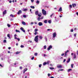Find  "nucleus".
Wrapping results in <instances>:
<instances>
[{
    "label": "nucleus",
    "mask_w": 78,
    "mask_h": 78,
    "mask_svg": "<svg viewBox=\"0 0 78 78\" xmlns=\"http://www.w3.org/2000/svg\"><path fill=\"white\" fill-rule=\"evenodd\" d=\"M42 12L43 15H46L47 13H46V11L44 10V9H42Z\"/></svg>",
    "instance_id": "1"
},
{
    "label": "nucleus",
    "mask_w": 78,
    "mask_h": 78,
    "mask_svg": "<svg viewBox=\"0 0 78 78\" xmlns=\"http://www.w3.org/2000/svg\"><path fill=\"white\" fill-rule=\"evenodd\" d=\"M44 19V16H42L41 17H38L37 18V20L38 21H40L41 20H42Z\"/></svg>",
    "instance_id": "2"
},
{
    "label": "nucleus",
    "mask_w": 78,
    "mask_h": 78,
    "mask_svg": "<svg viewBox=\"0 0 78 78\" xmlns=\"http://www.w3.org/2000/svg\"><path fill=\"white\" fill-rule=\"evenodd\" d=\"M53 38H55L56 37V32H55L53 34Z\"/></svg>",
    "instance_id": "3"
},
{
    "label": "nucleus",
    "mask_w": 78,
    "mask_h": 78,
    "mask_svg": "<svg viewBox=\"0 0 78 78\" xmlns=\"http://www.w3.org/2000/svg\"><path fill=\"white\" fill-rule=\"evenodd\" d=\"M20 29L21 30H22L23 32L24 33H25V30H24V29H23V28L21 27L20 28Z\"/></svg>",
    "instance_id": "4"
},
{
    "label": "nucleus",
    "mask_w": 78,
    "mask_h": 78,
    "mask_svg": "<svg viewBox=\"0 0 78 78\" xmlns=\"http://www.w3.org/2000/svg\"><path fill=\"white\" fill-rule=\"evenodd\" d=\"M22 13V10H20L18 11V12H17V14L18 15H19L20 14H21V13Z\"/></svg>",
    "instance_id": "5"
},
{
    "label": "nucleus",
    "mask_w": 78,
    "mask_h": 78,
    "mask_svg": "<svg viewBox=\"0 0 78 78\" xmlns=\"http://www.w3.org/2000/svg\"><path fill=\"white\" fill-rule=\"evenodd\" d=\"M6 14V10H5L3 12V16H4V15H5V14Z\"/></svg>",
    "instance_id": "6"
},
{
    "label": "nucleus",
    "mask_w": 78,
    "mask_h": 78,
    "mask_svg": "<svg viewBox=\"0 0 78 78\" xmlns=\"http://www.w3.org/2000/svg\"><path fill=\"white\" fill-rule=\"evenodd\" d=\"M38 25H39V26H42L43 25V24L42 23L40 22L38 23Z\"/></svg>",
    "instance_id": "7"
},
{
    "label": "nucleus",
    "mask_w": 78,
    "mask_h": 78,
    "mask_svg": "<svg viewBox=\"0 0 78 78\" xmlns=\"http://www.w3.org/2000/svg\"><path fill=\"white\" fill-rule=\"evenodd\" d=\"M35 14L36 15L39 14V12L38 11H35Z\"/></svg>",
    "instance_id": "8"
},
{
    "label": "nucleus",
    "mask_w": 78,
    "mask_h": 78,
    "mask_svg": "<svg viewBox=\"0 0 78 78\" xmlns=\"http://www.w3.org/2000/svg\"><path fill=\"white\" fill-rule=\"evenodd\" d=\"M21 53V51H16V55H18V54H19V53Z\"/></svg>",
    "instance_id": "9"
},
{
    "label": "nucleus",
    "mask_w": 78,
    "mask_h": 78,
    "mask_svg": "<svg viewBox=\"0 0 78 78\" xmlns=\"http://www.w3.org/2000/svg\"><path fill=\"white\" fill-rule=\"evenodd\" d=\"M7 37H8L10 39H11V37H10V34H7Z\"/></svg>",
    "instance_id": "10"
},
{
    "label": "nucleus",
    "mask_w": 78,
    "mask_h": 78,
    "mask_svg": "<svg viewBox=\"0 0 78 78\" xmlns=\"http://www.w3.org/2000/svg\"><path fill=\"white\" fill-rule=\"evenodd\" d=\"M73 6V8H75L76 7V4H72Z\"/></svg>",
    "instance_id": "11"
},
{
    "label": "nucleus",
    "mask_w": 78,
    "mask_h": 78,
    "mask_svg": "<svg viewBox=\"0 0 78 78\" xmlns=\"http://www.w3.org/2000/svg\"><path fill=\"white\" fill-rule=\"evenodd\" d=\"M58 12H59V11L61 12V11H62V8L60 7L59 9L58 10Z\"/></svg>",
    "instance_id": "12"
},
{
    "label": "nucleus",
    "mask_w": 78,
    "mask_h": 78,
    "mask_svg": "<svg viewBox=\"0 0 78 78\" xmlns=\"http://www.w3.org/2000/svg\"><path fill=\"white\" fill-rule=\"evenodd\" d=\"M22 23L23 25H26V23L24 21H22Z\"/></svg>",
    "instance_id": "13"
},
{
    "label": "nucleus",
    "mask_w": 78,
    "mask_h": 78,
    "mask_svg": "<svg viewBox=\"0 0 78 78\" xmlns=\"http://www.w3.org/2000/svg\"><path fill=\"white\" fill-rule=\"evenodd\" d=\"M57 68H58V69L59 68H62V66L61 65H59L58 66H57Z\"/></svg>",
    "instance_id": "14"
},
{
    "label": "nucleus",
    "mask_w": 78,
    "mask_h": 78,
    "mask_svg": "<svg viewBox=\"0 0 78 78\" xmlns=\"http://www.w3.org/2000/svg\"><path fill=\"white\" fill-rule=\"evenodd\" d=\"M52 48V46L51 45L49 46L48 48V49H50V48Z\"/></svg>",
    "instance_id": "15"
},
{
    "label": "nucleus",
    "mask_w": 78,
    "mask_h": 78,
    "mask_svg": "<svg viewBox=\"0 0 78 78\" xmlns=\"http://www.w3.org/2000/svg\"><path fill=\"white\" fill-rule=\"evenodd\" d=\"M70 58H69L68 59V60L67 61V63H69V62H70Z\"/></svg>",
    "instance_id": "16"
},
{
    "label": "nucleus",
    "mask_w": 78,
    "mask_h": 78,
    "mask_svg": "<svg viewBox=\"0 0 78 78\" xmlns=\"http://www.w3.org/2000/svg\"><path fill=\"white\" fill-rule=\"evenodd\" d=\"M10 17H15V16H14V15L12 14H11L10 15Z\"/></svg>",
    "instance_id": "17"
},
{
    "label": "nucleus",
    "mask_w": 78,
    "mask_h": 78,
    "mask_svg": "<svg viewBox=\"0 0 78 78\" xmlns=\"http://www.w3.org/2000/svg\"><path fill=\"white\" fill-rule=\"evenodd\" d=\"M34 41L36 42H38V39L35 38Z\"/></svg>",
    "instance_id": "18"
},
{
    "label": "nucleus",
    "mask_w": 78,
    "mask_h": 78,
    "mask_svg": "<svg viewBox=\"0 0 78 78\" xmlns=\"http://www.w3.org/2000/svg\"><path fill=\"white\" fill-rule=\"evenodd\" d=\"M31 8H32V9H34L35 8V7H34V6H30Z\"/></svg>",
    "instance_id": "19"
},
{
    "label": "nucleus",
    "mask_w": 78,
    "mask_h": 78,
    "mask_svg": "<svg viewBox=\"0 0 78 78\" xmlns=\"http://www.w3.org/2000/svg\"><path fill=\"white\" fill-rule=\"evenodd\" d=\"M17 36V35L15 34L14 35V39H17V37H16Z\"/></svg>",
    "instance_id": "20"
},
{
    "label": "nucleus",
    "mask_w": 78,
    "mask_h": 78,
    "mask_svg": "<svg viewBox=\"0 0 78 78\" xmlns=\"http://www.w3.org/2000/svg\"><path fill=\"white\" fill-rule=\"evenodd\" d=\"M16 31L17 33H20V31H19V30H16Z\"/></svg>",
    "instance_id": "21"
},
{
    "label": "nucleus",
    "mask_w": 78,
    "mask_h": 78,
    "mask_svg": "<svg viewBox=\"0 0 78 78\" xmlns=\"http://www.w3.org/2000/svg\"><path fill=\"white\" fill-rule=\"evenodd\" d=\"M72 69H69L67 70V72H69L72 71Z\"/></svg>",
    "instance_id": "22"
},
{
    "label": "nucleus",
    "mask_w": 78,
    "mask_h": 78,
    "mask_svg": "<svg viewBox=\"0 0 78 78\" xmlns=\"http://www.w3.org/2000/svg\"><path fill=\"white\" fill-rule=\"evenodd\" d=\"M38 37H39V36L37 35L35 37V39H38Z\"/></svg>",
    "instance_id": "23"
},
{
    "label": "nucleus",
    "mask_w": 78,
    "mask_h": 78,
    "mask_svg": "<svg viewBox=\"0 0 78 78\" xmlns=\"http://www.w3.org/2000/svg\"><path fill=\"white\" fill-rule=\"evenodd\" d=\"M44 23H47V20H45L44 21Z\"/></svg>",
    "instance_id": "24"
},
{
    "label": "nucleus",
    "mask_w": 78,
    "mask_h": 78,
    "mask_svg": "<svg viewBox=\"0 0 78 78\" xmlns=\"http://www.w3.org/2000/svg\"><path fill=\"white\" fill-rule=\"evenodd\" d=\"M39 2H39V1H38V0L37 1L36 3L37 4H39Z\"/></svg>",
    "instance_id": "25"
},
{
    "label": "nucleus",
    "mask_w": 78,
    "mask_h": 78,
    "mask_svg": "<svg viewBox=\"0 0 78 78\" xmlns=\"http://www.w3.org/2000/svg\"><path fill=\"white\" fill-rule=\"evenodd\" d=\"M23 17H24V18H26V17H27V15H23Z\"/></svg>",
    "instance_id": "26"
},
{
    "label": "nucleus",
    "mask_w": 78,
    "mask_h": 78,
    "mask_svg": "<svg viewBox=\"0 0 78 78\" xmlns=\"http://www.w3.org/2000/svg\"><path fill=\"white\" fill-rule=\"evenodd\" d=\"M65 56L64 57H66V56H67V52H65Z\"/></svg>",
    "instance_id": "27"
},
{
    "label": "nucleus",
    "mask_w": 78,
    "mask_h": 78,
    "mask_svg": "<svg viewBox=\"0 0 78 78\" xmlns=\"http://www.w3.org/2000/svg\"><path fill=\"white\" fill-rule=\"evenodd\" d=\"M46 64H47V62H44L43 64V66H45Z\"/></svg>",
    "instance_id": "28"
},
{
    "label": "nucleus",
    "mask_w": 78,
    "mask_h": 78,
    "mask_svg": "<svg viewBox=\"0 0 78 78\" xmlns=\"http://www.w3.org/2000/svg\"><path fill=\"white\" fill-rule=\"evenodd\" d=\"M45 39L46 41H47V38L46 36L45 37Z\"/></svg>",
    "instance_id": "29"
},
{
    "label": "nucleus",
    "mask_w": 78,
    "mask_h": 78,
    "mask_svg": "<svg viewBox=\"0 0 78 78\" xmlns=\"http://www.w3.org/2000/svg\"><path fill=\"white\" fill-rule=\"evenodd\" d=\"M7 26L9 28L11 27V25L9 24H7Z\"/></svg>",
    "instance_id": "30"
},
{
    "label": "nucleus",
    "mask_w": 78,
    "mask_h": 78,
    "mask_svg": "<svg viewBox=\"0 0 78 78\" xmlns=\"http://www.w3.org/2000/svg\"><path fill=\"white\" fill-rule=\"evenodd\" d=\"M38 31V29H36L35 30H34V32H37V31Z\"/></svg>",
    "instance_id": "31"
},
{
    "label": "nucleus",
    "mask_w": 78,
    "mask_h": 78,
    "mask_svg": "<svg viewBox=\"0 0 78 78\" xmlns=\"http://www.w3.org/2000/svg\"><path fill=\"white\" fill-rule=\"evenodd\" d=\"M28 70V69H27V68H25L24 69V70L25 72H26V71H27V70Z\"/></svg>",
    "instance_id": "32"
},
{
    "label": "nucleus",
    "mask_w": 78,
    "mask_h": 78,
    "mask_svg": "<svg viewBox=\"0 0 78 78\" xmlns=\"http://www.w3.org/2000/svg\"><path fill=\"white\" fill-rule=\"evenodd\" d=\"M27 9H25L23 10V11H27Z\"/></svg>",
    "instance_id": "33"
},
{
    "label": "nucleus",
    "mask_w": 78,
    "mask_h": 78,
    "mask_svg": "<svg viewBox=\"0 0 78 78\" xmlns=\"http://www.w3.org/2000/svg\"><path fill=\"white\" fill-rule=\"evenodd\" d=\"M4 43H6V40H5L3 41Z\"/></svg>",
    "instance_id": "34"
},
{
    "label": "nucleus",
    "mask_w": 78,
    "mask_h": 78,
    "mask_svg": "<svg viewBox=\"0 0 78 78\" xmlns=\"http://www.w3.org/2000/svg\"><path fill=\"white\" fill-rule=\"evenodd\" d=\"M20 47H21V48H24V46L23 45H21L20 46Z\"/></svg>",
    "instance_id": "35"
},
{
    "label": "nucleus",
    "mask_w": 78,
    "mask_h": 78,
    "mask_svg": "<svg viewBox=\"0 0 78 78\" xmlns=\"http://www.w3.org/2000/svg\"><path fill=\"white\" fill-rule=\"evenodd\" d=\"M16 39H17V40H18V42H19V41H20V38H16Z\"/></svg>",
    "instance_id": "36"
},
{
    "label": "nucleus",
    "mask_w": 78,
    "mask_h": 78,
    "mask_svg": "<svg viewBox=\"0 0 78 78\" xmlns=\"http://www.w3.org/2000/svg\"><path fill=\"white\" fill-rule=\"evenodd\" d=\"M76 58V55L75 54H74V58Z\"/></svg>",
    "instance_id": "37"
},
{
    "label": "nucleus",
    "mask_w": 78,
    "mask_h": 78,
    "mask_svg": "<svg viewBox=\"0 0 78 78\" xmlns=\"http://www.w3.org/2000/svg\"><path fill=\"white\" fill-rule=\"evenodd\" d=\"M39 37L40 39H42V37L41 36H40Z\"/></svg>",
    "instance_id": "38"
},
{
    "label": "nucleus",
    "mask_w": 78,
    "mask_h": 78,
    "mask_svg": "<svg viewBox=\"0 0 78 78\" xmlns=\"http://www.w3.org/2000/svg\"><path fill=\"white\" fill-rule=\"evenodd\" d=\"M34 59V57H32L31 58V59L32 60H33Z\"/></svg>",
    "instance_id": "39"
},
{
    "label": "nucleus",
    "mask_w": 78,
    "mask_h": 78,
    "mask_svg": "<svg viewBox=\"0 0 78 78\" xmlns=\"http://www.w3.org/2000/svg\"><path fill=\"white\" fill-rule=\"evenodd\" d=\"M73 66H74V65L73 64H72L71 65V67H72V68H73Z\"/></svg>",
    "instance_id": "40"
},
{
    "label": "nucleus",
    "mask_w": 78,
    "mask_h": 78,
    "mask_svg": "<svg viewBox=\"0 0 78 78\" xmlns=\"http://www.w3.org/2000/svg\"><path fill=\"white\" fill-rule=\"evenodd\" d=\"M49 23H51V20H49L48 21Z\"/></svg>",
    "instance_id": "41"
},
{
    "label": "nucleus",
    "mask_w": 78,
    "mask_h": 78,
    "mask_svg": "<svg viewBox=\"0 0 78 78\" xmlns=\"http://www.w3.org/2000/svg\"><path fill=\"white\" fill-rule=\"evenodd\" d=\"M38 33L37 32H36L34 33V34L35 35H36L37 34H38Z\"/></svg>",
    "instance_id": "42"
},
{
    "label": "nucleus",
    "mask_w": 78,
    "mask_h": 78,
    "mask_svg": "<svg viewBox=\"0 0 78 78\" xmlns=\"http://www.w3.org/2000/svg\"><path fill=\"white\" fill-rule=\"evenodd\" d=\"M49 62H50V61H48L46 63H47V64H49Z\"/></svg>",
    "instance_id": "43"
},
{
    "label": "nucleus",
    "mask_w": 78,
    "mask_h": 78,
    "mask_svg": "<svg viewBox=\"0 0 78 78\" xmlns=\"http://www.w3.org/2000/svg\"><path fill=\"white\" fill-rule=\"evenodd\" d=\"M38 17H41V15H40L39 14H38Z\"/></svg>",
    "instance_id": "44"
},
{
    "label": "nucleus",
    "mask_w": 78,
    "mask_h": 78,
    "mask_svg": "<svg viewBox=\"0 0 78 78\" xmlns=\"http://www.w3.org/2000/svg\"><path fill=\"white\" fill-rule=\"evenodd\" d=\"M35 56H37V53H36L34 54Z\"/></svg>",
    "instance_id": "45"
},
{
    "label": "nucleus",
    "mask_w": 78,
    "mask_h": 78,
    "mask_svg": "<svg viewBox=\"0 0 78 78\" xmlns=\"http://www.w3.org/2000/svg\"><path fill=\"white\" fill-rule=\"evenodd\" d=\"M50 69H51V70H54V68H50Z\"/></svg>",
    "instance_id": "46"
},
{
    "label": "nucleus",
    "mask_w": 78,
    "mask_h": 78,
    "mask_svg": "<svg viewBox=\"0 0 78 78\" xmlns=\"http://www.w3.org/2000/svg\"><path fill=\"white\" fill-rule=\"evenodd\" d=\"M39 67H41V66H42V64H40L39 65Z\"/></svg>",
    "instance_id": "47"
},
{
    "label": "nucleus",
    "mask_w": 78,
    "mask_h": 78,
    "mask_svg": "<svg viewBox=\"0 0 78 78\" xmlns=\"http://www.w3.org/2000/svg\"><path fill=\"white\" fill-rule=\"evenodd\" d=\"M66 59H64L63 62H66Z\"/></svg>",
    "instance_id": "48"
},
{
    "label": "nucleus",
    "mask_w": 78,
    "mask_h": 78,
    "mask_svg": "<svg viewBox=\"0 0 78 78\" xmlns=\"http://www.w3.org/2000/svg\"><path fill=\"white\" fill-rule=\"evenodd\" d=\"M20 69H22V67L20 66Z\"/></svg>",
    "instance_id": "49"
},
{
    "label": "nucleus",
    "mask_w": 78,
    "mask_h": 78,
    "mask_svg": "<svg viewBox=\"0 0 78 78\" xmlns=\"http://www.w3.org/2000/svg\"><path fill=\"white\" fill-rule=\"evenodd\" d=\"M32 3H33L34 2V0H31Z\"/></svg>",
    "instance_id": "50"
},
{
    "label": "nucleus",
    "mask_w": 78,
    "mask_h": 78,
    "mask_svg": "<svg viewBox=\"0 0 78 78\" xmlns=\"http://www.w3.org/2000/svg\"><path fill=\"white\" fill-rule=\"evenodd\" d=\"M59 70H60V71H63V69H59Z\"/></svg>",
    "instance_id": "51"
},
{
    "label": "nucleus",
    "mask_w": 78,
    "mask_h": 78,
    "mask_svg": "<svg viewBox=\"0 0 78 78\" xmlns=\"http://www.w3.org/2000/svg\"><path fill=\"white\" fill-rule=\"evenodd\" d=\"M44 49H46V46H44Z\"/></svg>",
    "instance_id": "52"
},
{
    "label": "nucleus",
    "mask_w": 78,
    "mask_h": 78,
    "mask_svg": "<svg viewBox=\"0 0 78 78\" xmlns=\"http://www.w3.org/2000/svg\"><path fill=\"white\" fill-rule=\"evenodd\" d=\"M73 29H71V32H73Z\"/></svg>",
    "instance_id": "53"
},
{
    "label": "nucleus",
    "mask_w": 78,
    "mask_h": 78,
    "mask_svg": "<svg viewBox=\"0 0 78 78\" xmlns=\"http://www.w3.org/2000/svg\"><path fill=\"white\" fill-rule=\"evenodd\" d=\"M30 24L31 25H33V22H32L30 23Z\"/></svg>",
    "instance_id": "54"
},
{
    "label": "nucleus",
    "mask_w": 78,
    "mask_h": 78,
    "mask_svg": "<svg viewBox=\"0 0 78 78\" xmlns=\"http://www.w3.org/2000/svg\"><path fill=\"white\" fill-rule=\"evenodd\" d=\"M64 53H63V54H61V56H64Z\"/></svg>",
    "instance_id": "55"
},
{
    "label": "nucleus",
    "mask_w": 78,
    "mask_h": 78,
    "mask_svg": "<svg viewBox=\"0 0 78 78\" xmlns=\"http://www.w3.org/2000/svg\"><path fill=\"white\" fill-rule=\"evenodd\" d=\"M76 34H74V37H76Z\"/></svg>",
    "instance_id": "56"
},
{
    "label": "nucleus",
    "mask_w": 78,
    "mask_h": 78,
    "mask_svg": "<svg viewBox=\"0 0 78 78\" xmlns=\"http://www.w3.org/2000/svg\"><path fill=\"white\" fill-rule=\"evenodd\" d=\"M50 76V74H48V76Z\"/></svg>",
    "instance_id": "57"
},
{
    "label": "nucleus",
    "mask_w": 78,
    "mask_h": 78,
    "mask_svg": "<svg viewBox=\"0 0 78 78\" xmlns=\"http://www.w3.org/2000/svg\"><path fill=\"white\" fill-rule=\"evenodd\" d=\"M72 5H69V7H70V8H72Z\"/></svg>",
    "instance_id": "58"
},
{
    "label": "nucleus",
    "mask_w": 78,
    "mask_h": 78,
    "mask_svg": "<svg viewBox=\"0 0 78 78\" xmlns=\"http://www.w3.org/2000/svg\"><path fill=\"white\" fill-rule=\"evenodd\" d=\"M29 42H30V43H31V42H32V41H30V40H29Z\"/></svg>",
    "instance_id": "59"
},
{
    "label": "nucleus",
    "mask_w": 78,
    "mask_h": 78,
    "mask_svg": "<svg viewBox=\"0 0 78 78\" xmlns=\"http://www.w3.org/2000/svg\"><path fill=\"white\" fill-rule=\"evenodd\" d=\"M54 14L53 13L52 15H51V17H52V16H53V15Z\"/></svg>",
    "instance_id": "60"
},
{
    "label": "nucleus",
    "mask_w": 78,
    "mask_h": 78,
    "mask_svg": "<svg viewBox=\"0 0 78 78\" xmlns=\"http://www.w3.org/2000/svg\"><path fill=\"white\" fill-rule=\"evenodd\" d=\"M0 66L1 67H3V66L2 65V64H0Z\"/></svg>",
    "instance_id": "61"
},
{
    "label": "nucleus",
    "mask_w": 78,
    "mask_h": 78,
    "mask_svg": "<svg viewBox=\"0 0 78 78\" xmlns=\"http://www.w3.org/2000/svg\"><path fill=\"white\" fill-rule=\"evenodd\" d=\"M11 2H12V1H9V3H11Z\"/></svg>",
    "instance_id": "62"
},
{
    "label": "nucleus",
    "mask_w": 78,
    "mask_h": 78,
    "mask_svg": "<svg viewBox=\"0 0 78 78\" xmlns=\"http://www.w3.org/2000/svg\"><path fill=\"white\" fill-rule=\"evenodd\" d=\"M76 15H77V16H78V12H76Z\"/></svg>",
    "instance_id": "63"
},
{
    "label": "nucleus",
    "mask_w": 78,
    "mask_h": 78,
    "mask_svg": "<svg viewBox=\"0 0 78 78\" xmlns=\"http://www.w3.org/2000/svg\"><path fill=\"white\" fill-rule=\"evenodd\" d=\"M77 55H78V51H77Z\"/></svg>",
    "instance_id": "64"
}]
</instances>
